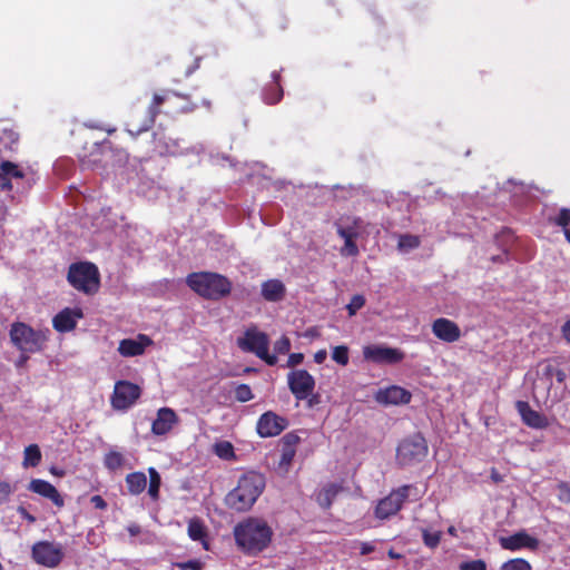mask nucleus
Wrapping results in <instances>:
<instances>
[{
    "mask_svg": "<svg viewBox=\"0 0 570 570\" xmlns=\"http://www.w3.org/2000/svg\"><path fill=\"white\" fill-rule=\"evenodd\" d=\"M273 534L272 528L261 518L249 517L234 528L235 542L247 556H257L267 549Z\"/></svg>",
    "mask_w": 570,
    "mask_h": 570,
    "instance_id": "obj_1",
    "label": "nucleus"
},
{
    "mask_svg": "<svg viewBox=\"0 0 570 570\" xmlns=\"http://www.w3.org/2000/svg\"><path fill=\"white\" fill-rule=\"evenodd\" d=\"M265 488L263 474L248 472L243 474L237 483L226 497V503L236 511H247L256 502Z\"/></svg>",
    "mask_w": 570,
    "mask_h": 570,
    "instance_id": "obj_2",
    "label": "nucleus"
},
{
    "mask_svg": "<svg viewBox=\"0 0 570 570\" xmlns=\"http://www.w3.org/2000/svg\"><path fill=\"white\" fill-rule=\"evenodd\" d=\"M173 97L180 98L187 101L184 106H181L177 112H193L197 109V105L188 101L189 96L179 94L175 90H163L161 92H155L153 99L146 110V116L144 117L140 124H137L134 119H130L127 122V131L136 137L140 132H145L149 130L156 121L157 116L161 112V106L169 101Z\"/></svg>",
    "mask_w": 570,
    "mask_h": 570,
    "instance_id": "obj_3",
    "label": "nucleus"
},
{
    "mask_svg": "<svg viewBox=\"0 0 570 570\" xmlns=\"http://www.w3.org/2000/svg\"><path fill=\"white\" fill-rule=\"evenodd\" d=\"M186 284L199 296L219 301L230 294L232 282L224 275L214 272H195L186 277Z\"/></svg>",
    "mask_w": 570,
    "mask_h": 570,
    "instance_id": "obj_4",
    "label": "nucleus"
},
{
    "mask_svg": "<svg viewBox=\"0 0 570 570\" xmlns=\"http://www.w3.org/2000/svg\"><path fill=\"white\" fill-rule=\"evenodd\" d=\"M67 281L75 289L88 296L96 295L100 288V273L91 262L70 264Z\"/></svg>",
    "mask_w": 570,
    "mask_h": 570,
    "instance_id": "obj_5",
    "label": "nucleus"
},
{
    "mask_svg": "<svg viewBox=\"0 0 570 570\" xmlns=\"http://www.w3.org/2000/svg\"><path fill=\"white\" fill-rule=\"evenodd\" d=\"M10 340L21 353H37L42 351L48 337L42 331L17 322L11 325Z\"/></svg>",
    "mask_w": 570,
    "mask_h": 570,
    "instance_id": "obj_6",
    "label": "nucleus"
},
{
    "mask_svg": "<svg viewBox=\"0 0 570 570\" xmlns=\"http://www.w3.org/2000/svg\"><path fill=\"white\" fill-rule=\"evenodd\" d=\"M237 345L242 351L255 354L271 366L277 363V356L268 352V335L258 331L256 326L248 327L244 335L237 338Z\"/></svg>",
    "mask_w": 570,
    "mask_h": 570,
    "instance_id": "obj_7",
    "label": "nucleus"
},
{
    "mask_svg": "<svg viewBox=\"0 0 570 570\" xmlns=\"http://www.w3.org/2000/svg\"><path fill=\"white\" fill-rule=\"evenodd\" d=\"M334 227L336 234L344 239V245L340 250L341 255L346 257L357 256L360 250L356 239L361 234L362 219L356 216L344 215L334 223Z\"/></svg>",
    "mask_w": 570,
    "mask_h": 570,
    "instance_id": "obj_8",
    "label": "nucleus"
},
{
    "mask_svg": "<svg viewBox=\"0 0 570 570\" xmlns=\"http://www.w3.org/2000/svg\"><path fill=\"white\" fill-rule=\"evenodd\" d=\"M429 446L421 433L404 439L396 449V459L401 465L421 462L428 455Z\"/></svg>",
    "mask_w": 570,
    "mask_h": 570,
    "instance_id": "obj_9",
    "label": "nucleus"
},
{
    "mask_svg": "<svg viewBox=\"0 0 570 570\" xmlns=\"http://www.w3.org/2000/svg\"><path fill=\"white\" fill-rule=\"evenodd\" d=\"M412 490H415L413 485L405 484L381 499L375 508V517L384 520L396 514L402 509Z\"/></svg>",
    "mask_w": 570,
    "mask_h": 570,
    "instance_id": "obj_10",
    "label": "nucleus"
},
{
    "mask_svg": "<svg viewBox=\"0 0 570 570\" xmlns=\"http://www.w3.org/2000/svg\"><path fill=\"white\" fill-rule=\"evenodd\" d=\"M141 395L139 385L120 380L117 381L110 397V404L114 410L126 411L131 407Z\"/></svg>",
    "mask_w": 570,
    "mask_h": 570,
    "instance_id": "obj_11",
    "label": "nucleus"
},
{
    "mask_svg": "<svg viewBox=\"0 0 570 570\" xmlns=\"http://www.w3.org/2000/svg\"><path fill=\"white\" fill-rule=\"evenodd\" d=\"M32 560L46 568L58 567L63 557L62 547L50 541H38L31 548Z\"/></svg>",
    "mask_w": 570,
    "mask_h": 570,
    "instance_id": "obj_12",
    "label": "nucleus"
},
{
    "mask_svg": "<svg viewBox=\"0 0 570 570\" xmlns=\"http://www.w3.org/2000/svg\"><path fill=\"white\" fill-rule=\"evenodd\" d=\"M315 379L306 370H293L287 374V385L297 401H304L315 390Z\"/></svg>",
    "mask_w": 570,
    "mask_h": 570,
    "instance_id": "obj_13",
    "label": "nucleus"
},
{
    "mask_svg": "<svg viewBox=\"0 0 570 570\" xmlns=\"http://www.w3.org/2000/svg\"><path fill=\"white\" fill-rule=\"evenodd\" d=\"M363 355L365 360L377 364H397L405 357L400 348L383 345H368L364 347Z\"/></svg>",
    "mask_w": 570,
    "mask_h": 570,
    "instance_id": "obj_14",
    "label": "nucleus"
},
{
    "mask_svg": "<svg viewBox=\"0 0 570 570\" xmlns=\"http://www.w3.org/2000/svg\"><path fill=\"white\" fill-rule=\"evenodd\" d=\"M288 425L286 417L273 411L263 413L256 424V431L261 438H273L279 435Z\"/></svg>",
    "mask_w": 570,
    "mask_h": 570,
    "instance_id": "obj_15",
    "label": "nucleus"
},
{
    "mask_svg": "<svg viewBox=\"0 0 570 570\" xmlns=\"http://www.w3.org/2000/svg\"><path fill=\"white\" fill-rule=\"evenodd\" d=\"M178 422L179 417L173 409L160 407L157 411L156 419L153 421L151 432L157 436L166 435Z\"/></svg>",
    "mask_w": 570,
    "mask_h": 570,
    "instance_id": "obj_16",
    "label": "nucleus"
},
{
    "mask_svg": "<svg viewBox=\"0 0 570 570\" xmlns=\"http://www.w3.org/2000/svg\"><path fill=\"white\" fill-rule=\"evenodd\" d=\"M432 333L439 340L453 343L461 337V330L459 325L445 317H440L432 323Z\"/></svg>",
    "mask_w": 570,
    "mask_h": 570,
    "instance_id": "obj_17",
    "label": "nucleus"
},
{
    "mask_svg": "<svg viewBox=\"0 0 570 570\" xmlns=\"http://www.w3.org/2000/svg\"><path fill=\"white\" fill-rule=\"evenodd\" d=\"M153 344V340L145 335L139 334L136 338H124L119 342L118 352L124 357L139 356L145 353V350Z\"/></svg>",
    "mask_w": 570,
    "mask_h": 570,
    "instance_id": "obj_18",
    "label": "nucleus"
},
{
    "mask_svg": "<svg viewBox=\"0 0 570 570\" xmlns=\"http://www.w3.org/2000/svg\"><path fill=\"white\" fill-rule=\"evenodd\" d=\"M83 317L81 308L66 307L52 320V326L57 332L67 333L76 328L77 321Z\"/></svg>",
    "mask_w": 570,
    "mask_h": 570,
    "instance_id": "obj_19",
    "label": "nucleus"
},
{
    "mask_svg": "<svg viewBox=\"0 0 570 570\" xmlns=\"http://www.w3.org/2000/svg\"><path fill=\"white\" fill-rule=\"evenodd\" d=\"M515 409L520 414L523 423L529 428L541 430L549 426V421L547 416L533 410L528 402L518 401L515 403Z\"/></svg>",
    "mask_w": 570,
    "mask_h": 570,
    "instance_id": "obj_20",
    "label": "nucleus"
},
{
    "mask_svg": "<svg viewBox=\"0 0 570 570\" xmlns=\"http://www.w3.org/2000/svg\"><path fill=\"white\" fill-rule=\"evenodd\" d=\"M31 492H35L46 499H49L56 507L62 508L65 500L50 482L42 479H32L28 485Z\"/></svg>",
    "mask_w": 570,
    "mask_h": 570,
    "instance_id": "obj_21",
    "label": "nucleus"
},
{
    "mask_svg": "<svg viewBox=\"0 0 570 570\" xmlns=\"http://www.w3.org/2000/svg\"><path fill=\"white\" fill-rule=\"evenodd\" d=\"M500 544L503 549L510 551H517L522 548L535 550L539 547V540L522 531L507 538H501Z\"/></svg>",
    "mask_w": 570,
    "mask_h": 570,
    "instance_id": "obj_22",
    "label": "nucleus"
},
{
    "mask_svg": "<svg viewBox=\"0 0 570 570\" xmlns=\"http://www.w3.org/2000/svg\"><path fill=\"white\" fill-rule=\"evenodd\" d=\"M412 394L410 391L399 385H392L377 393L376 400L383 404H407L411 402Z\"/></svg>",
    "mask_w": 570,
    "mask_h": 570,
    "instance_id": "obj_23",
    "label": "nucleus"
},
{
    "mask_svg": "<svg viewBox=\"0 0 570 570\" xmlns=\"http://www.w3.org/2000/svg\"><path fill=\"white\" fill-rule=\"evenodd\" d=\"M261 295L267 302H281L286 296V287L281 279H267L261 285Z\"/></svg>",
    "mask_w": 570,
    "mask_h": 570,
    "instance_id": "obj_24",
    "label": "nucleus"
},
{
    "mask_svg": "<svg viewBox=\"0 0 570 570\" xmlns=\"http://www.w3.org/2000/svg\"><path fill=\"white\" fill-rule=\"evenodd\" d=\"M272 81L263 89V100L267 105H276L278 104L283 96V87L281 85V72L279 71H273L272 75Z\"/></svg>",
    "mask_w": 570,
    "mask_h": 570,
    "instance_id": "obj_25",
    "label": "nucleus"
},
{
    "mask_svg": "<svg viewBox=\"0 0 570 570\" xmlns=\"http://www.w3.org/2000/svg\"><path fill=\"white\" fill-rule=\"evenodd\" d=\"M299 436L294 432H288L281 439L282 454L279 465L288 466L292 464L296 454V445L299 443Z\"/></svg>",
    "mask_w": 570,
    "mask_h": 570,
    "instance_id": "obj_26",
    "label": "nucleus"
},
{
    "mask_svg": "<svg viewBox=\"0 0 570 570\" xmlns=\"http://www.w3.org/2000/svg\"><path fill=\"white\" fill-rule=\"evenodd\" d=\"M125 481H126V487H127L128 493L131 495L141 494L147 487L146 474L141 471L128 473L126 475Z\"/></svg>",
    "mask_w": 570,
    "mask_h": 570,
    "instance_id": "obj_27",
    "label": "nucleus"
},
{
    "mask_svg": "<svg viewBox=\"0 0 570 570\" xmlns=\"http://www.w3.org/2000/svg\"><path fill=\"white\" fill-rule=\"evenodd\" d=\"M342 491V487L337 483H328L316 494V501L323 509H330L337 494Z\"/></svg>",
    "mask_w": 570,
    "mask_h": 570,
    "instance_id": "obj_28",
    "label": "nucleus"
},
{
    "mask_svg": "<svg viewBox=\"0 0 570 570\" xmlns=\"http://www.w3.org/2000/svg\"><path fill=\"white\" fill-rule=\"evenodd\" d=\"M188 537L193 541H200L206 547L207 530L199 518H193L188 522Z\"/></svg>",
    "mask_w": 570,
    "mask_h": 570,
    "instance_id": "obj_29",
    "label": "nucleus"
},
{
    "mask_svg": "<svg viewBox=\"0 0 570 570\" xmlns=\"http://www.w3.org/2000/svg\"><path fill=\"white\" fill-rule=\"evenodd\" d=\"M41 459H42V454H41L39 446L37 444H30V445L26 446V449L23 451L22 465L24 468H29V466L36 468L40 464Z\"/></svg>",
    "mask_w": 570,
    "mask_h": 570,
    "instance_id": "obj_30",
    "label": "nucleus"
},
{
    "mask_svg": "<svg viewBox=\"0 0 570 570\" xmlns=\"http://www.w3.org/2000/svg\"><path fill=\"white\" fill-rule=\"evenodd\" d=\"M213 452L223 460L230 461L235 460V451L234 446L229 441H219L216 442L213 446Z\"/></svg>",
    "mask_w": 570,
    "mask_h": 570,
    "instance_id": "obj_31",
    "label": "nucleus"
},
{
    "mask_svg": "<svg viewBox=\"0 0 570 570\" xmlns=\"http://www.w3.org/2000/svg\"><path fill=\"white\" fill-rule=\"evenodd\" d=\"M125 463L124 455L115 450L107 452L104 456V465L111 472L119 470Z\"/></svg>",
    "mask_w": 570,
    "mask_h": 570,
    "instance_id": "obj_32",
    "label": "nucleus"
},
{
    "mask_svg": "<svg viewBox=\"0 0 570 570\" xmlns=\"http://www.w3.org/2000/svg\"><path fill=\"white\" fill-rule=\"evenodd\" d=\"M148 474H149L148 494L154 501H157L159 499L161 478H160L159 472L153 466L148 469Z\"/></svg>",
    "mask_w": 570,
    "mask_h": 570,
    "instance_id": "obj_33",
    "label": "nucleus"
},
{
    "mask_svg": "<svg viewBox=\"0 0 570 570\" xmlns=\"http://www.w3.org/2000/svg\"><path fill=\"white\" fill-rule=\"evenodd\" d=\"M0 167L3 169L9 181L12 179H22L24 177L22 169L12 161L3 160L0 163Z\"/></svg>",
    "mask_w": 570,
    "mask_h": 570,
    "instance_id": "obj_34",
    "label": "nucleus"
},
{
    "mask_svg": "<svg viewBox=\"0 0 570 570\" xmlns=\"http://www.w3.org/2000/svg\"><path fill=\"white\" fill-rule=\"evenodd\" d=\"M500 570H532V567L525 559L514 558L502 563Z\"/></svg>",
    "mask_w": 570,
    "mask_h": 570,
    "instance_id": "obj_35",
    "label": "nucleus"
},
{
    "mask_svg": "<svg viewBox=\"0 0 570 570\" xmlns=\"http://www.w3.org/2000/svg\"><path fill=\"white\" fill-rule=\"evenodd\" d=\"M421 244L420 237L416 235L404 234L399 237L397 247L400 249H414Z\"/></svg>",
    "mask_w": 570,
    "mask_h": 570,
    "instance_id": "obj_36",
    "label": "nucleus"
},
{
    "mask_svg": "<svg viewBox=\"0 0 570 570\" xmlns=\"http://www.w3.org/2000/svg\"><path fill=\"white\" fill-rule=\"evenodd\" d=\"M235 399L240 402L245 403L254 399V394L252 392V389L248 384H239L235 389Z\"/></svg>",
    "mask_w": 570,
    "mask_h": 570,
    "instance_id": "obj_37",
    "label": "nucleus"
},
{
    "mask_svg": "<svg viewBox=\"0 0 570 570\" xmlns=\"http://www.w3.org/2000/svg\"><path fill=\"white\" fill-rule=\"evenodd\" d=\"M332 358L340 365L348 364V348L345 345H338L333 348Z\"/></svg>",
    "mask_w": 570,
    "mask_h": 570,
    "instance_id": "obj_38",
    "label": "nucleus"
},
{
    "mask_svg": "<svg viewBox=\"0 0 570 570\" xmlns=\"http://www.w3.org/2000/svg\"><path fill=\"white\" fill-rule=\"evenodd\" d=\"M551 222L557 225V226H560L563 228V230L566 228L569 227V224H570V209L569 208H561L559 210V214L551 219Z\"/></svg>",
    "mask_w": 570,
    "mask_h": 570,
    "instance_id": "obj_39",
    "label": "nucleus"
},
{
    "mask_svg": "<svg viewBox=\"0 0 570 570\" xmlns=\"http://www.w3.org/2000/svg\"><path fill=\"white\" fill-rule=\"evenodd\" d=\"M173 566L180 570H203L204 569V563L198 559L175 562V563H173Z\"/></svg>",
    "mask_w": 570,
    "mask_h": 570,
    "instance_id": "obj_40",
    "label": "nucleus"
},
{
    "mask_svg": "<svg viewBox=\"0 0 570 570\" xmlns=\"http://www.w3.org/2000/svg\"><path fill=\"white\" fill-rule=\"evenodd\" d=\"M365 304V298L363 295H354L351 298V302L347 304L346 308L348 312V315H355L358 309H361Z\"/></svg>",
    "mask_w": 570,
    "mask_h": 570,
    "instance_id": "obj_41",
    "label": "nucleus"
},
{
    "mask_svg": "<svg viewBox=\"0 0 570 570\" xmlns=\"http://www.w3.org/2000/svg\"><path fill=\"white\" fill-rule=\"evenodd\" d=\"M14 491L16 488L11 483L0 481V505L8 502Z\"/></svg>",
    "mask_w": 570,
    "mask_h": 570,
    "instance_id": "obj_42",
    "label": "nucleus"
},
{
    "mask_svg": "<svg viewBox=\"0 0 570 570\" xmlns=\"http://www.w3.org/2000/svg\"><path fill=\"white\" fill-rule=\"evenodd\" d=\"M441 541V533L440 532H429L423 531V542L426 547L434 549L439 546Z\"/></svg>",
    "mask_w": 570,
    "mask_h": 570,
    "instance_id": "obj_43",
    "label": "nucleus"
},
{
    "mask_svg": "<svg viewBox=\"0 0 570 570\" xmlns=\"http://www.w3.org/2000/svg\"><path fill=\"white\" fill-rule=\"evenodd\" d=\"M460 570H488L487 563L481 560L464 561L460 563Z\"/></svg>",
    "mask_w": 570,
    "mask_h": 570,
    "instance_id": "obj_44",
    "label": "nucleus"
},
{
    "mask_svg": "<svg viewBox=\"0 0 570 570\" xmlns=\"http://www.w3.org/2000/svg\"><path fill=\"white\" fill-rule=\"evenodd\" d=\"M291 350V341L287 336L283 335L274 344V351L276 354H286Z\"/></svg>",
    "mask_w": 570,
    "mask_h": 570,
    "instance_id": "obj_45",
    "label": "nucleus"
},
{
    "mask_svg": "<svg viewBox=\"0 0 570 570\" xmlns=\"http://www.w3.org/2000/svg\"><path fill=\"white\" fill-rule=\"evenodd\" d=\"M558 490H559V500L561 502H566V503L570 502V485H569V483L561 481L558 484Z\"/></svg>",
    "mask_w": 570,
    "mask_h": 570,
    "instance_id": "obj_46",
    "label": "nucleus"
},
{
    "mask_svg": "<svg viewBox=\"0 0 570 570\" xmlns=\"http://www.w3.org/2000/svg\"><path fill=\"white\" fill-rule=\"evenodd\" d=\"M13 188L12 183L8 180L7 175L0 167V191H11Z\"/></svg>",
    "mask_w": 570,
    "mask_h": 570,
    "instance_id": "obj_47",
    "label": "nucleus"
},
{
    "mask_svg": "<svg viewBox=\"0 0 570 570\" xmlns=\"http://www.w3.org/2000/svg\"><path fill=\"white\" fill-rule=\"evenodd\" d=\"M303 360H304L303 353H292L288 356L287 366L294 367V366L301 364L303 362Z\"/></svg>",
    "mask_w": 570,
    "mask_h": 570,
    "instance_id": "obj_48",
    "label": "nucleus"
},
{
    "mask_svg": "<svg viewBox=\"0 0 570 570\" xmlns=\"http://www.w3.org/2000/svg\"><path fill=\"white\" fill-rule=\"evenodd\" d=\"M90 502L98 510H105L107 508V502L101 495H92Z\"/></svg>",
    "mask_w": 570,
    "mask_h": 570,
    "instance_id": "obj_49",
    "label": "nucleus"
},
{
    "mask_svg": "<svg viewBox=\"0 0 570 570\" xmlns=\"http://www.w3.org/2000/svg\"><path fill=\"white\" fill-rule=\"evenodd\" d=\"M17 511H18V513H19V514H20L24 520H27L29 523H35V522H36V520H37V519H36V517H35V515H32L31 513H29L24 507L19 505V507L17 508Z\"/></svg>",
    "mask_w": 570,
    "mask_h": 570,
    "instance_id": "obj_50",
    "label": "nucleus"
},
{
    "mask_svg": "<svg viewBox=\"0 0 570 570\" xmlns=\"http://www.w3.org/2000/svg\"><path fill=\"white\" fill-rule=\"evenodd\" d=\"M375 550V547L370 542H362L360 548V553L362 556H366L372 553Z\"/></svg>",
    "mask_w": 570,
    "mask_h": 570,
    "instance_id": "obj_51",
    "label": "nucleus"
},
{
    "mask_svg": "<svg viewBox=\"0 0 570 570\" xmlns=\"http://www.w3.org/2000/svg\"><path fill=\"white\" fill-rule=\"evenodd\" d=\"M199 68V59L196 58L191 65L187 66L185 71H184V75L185 77H189L196 69Z\"/></svg>",
    "mask_w": 570,
    "mask_h": 570,
    "instance_id": "obj_52",
    "label": "nucleus"
},
{
    "mask_svg": "<svg viewBox=\"0 0 570 570\" xmlns=\"http://www.w3.org/2000/svg\"><path fill=\"white\" fill-rule=\"evenodd\" d=\"M327 357V353L325 350H320L314 354V362L317 364L324 363Z\"/></svg>",
    "mask_w": 570,
    "mask_h": 570,
    "instance_id": "obj_53",
    "label": "nucleus"
},
{
    "mask_svg": "<svg viewBox=\"0 0 570 570\" xmlns=\"http://www.w3.org/2000/svg\"><path fill=\"white\" fill-rule=\"evenodd\" d=\"M320 399H321L320 394L312 392V395H309L305 400L307 401L308 407H313L320 403Z\"/></svg>",
    "mask_w": 570,
    "mask_h": 570,
    "instance_id": "obj_54",
    "label": "nucleus"
},
{
    "mask_svg": "<svg viewBox=\"0 0 570 570\" xmlns=\"http://www.w3.org/2000/svg\"><path fill=\"white\" fill-rule=\"evenodd\" d=\"M561 333H562V336L563 338L570 343V320L567 321L562 327H561Z\"/></svg>",
    "mask_w": 570,
    "mask_h": 570,
    "instance_id": "obj_55",
    "label": "nucleus"
},
{
    "mask_svg": "<svg viewBox=\"0 0 570 570\" xmlns=\"http://www.w3.org/2000/svg\"><path fill=\"white\" fill-rule=\"evenodd\" d=\"M554 376L558 383H563L567 379L566 372L561 368L556 370Z\"/></svg>",
    "mask_w": 570,
    "mask_h": 570,
    "instance_id": "obj_56",
    "label": "nucleus"
},
{
    "mask_svg": "<svg viewBox=\"0 0 570 570\" xmlns=\"http://www.w3.org/2000/svg\"><path fill=\"white\" fill-rule=\"evenodd\" d=\"M3 134L8 136L12 144L18 141V134H16L13 130H3Z\"/></svg>",
    "mask_w": 570,
    "mask_h": 570,
    "instance_id": "obj_57",
    "label": "nucleus"
},
{
    "mask_svg": "<svg viewBox=\"0 0 570 570\" xmlns=\"http://www.w3.org/2000/svg\"><path fill=\"white\" fill-rule=\"evenodd\" d=\"M127 530L130 535H138L140 533V527L138 524H130Z\"/></svg>",
    "mask_w": 570,
    "mask_h": 570,
    "instance_id": "obj_58",
    "label": "nucleus"
},
{
    "mask_svg": "<svg viewBox=\"0 0 570 570\" xmlns=\"http://www.w3.org/2000/svg\"><path fill=\"white\" fill-rule=\"evenodd\" d=\"M81 163H82V165H83V166H86V167H94V166H96V161H95V160H94V161H91L90 159H86V157H83V158L81 159Z\"/></svg>",
    "mask_w": 570,
    "mask_h": 570,
    "instance_id": "obj_59",
    "label": "nucleus"
},
{
    "mask_svg": "<svg viewBox=\"0 0 570 570\" xmlns=\"http://www.w3.org/2000/svg\"><path fill=\"white\" fill-rule=\"evenodd\" d=\"M564 236H566L567 242L570 243V226L564 229Z\"/></svg>",
    "mask_w": 570,
    "mask_h": 570,
    "instance_id": "obj_60",
    "label": "nucleus"
},
{
    "mask_svg": "<svg viewBox=\"0 0 570 570\" xmlns=\"http://www.w3.org/2000/svg\"><path fill=\"white\" fill-rule=\"evenodd\" d=\"M202 105H203L204 107H206L207 109H209V108H210V106H212L210 101H209V100H206V99H204V100L202 101Z\"/></svg>",
    "mask_w": 570,
    "mask_h": 570,
    "instance_id": "obj_61",
    "label": "nucleus"
},
{
    "mask_svg": "<svg viewBox=\"0 0 570 570\" xmlns=\"http://www.w3.org/2000/svg\"><path fill=\"white\" fill-rule=\"evenodd\" d=\"M306 335H309V336H314L316 335V330L315 328H311L306 332Z\"/></svg>",
    "mask_w": 570,
    "mask_h": 570,
    "instance_id": "obj_62",
    "label": "nucleus"
},
{
    "mask_svg": "<svg viewBox=\"0 0 570 570\" xmlns=\"http://www.w3.org/2000/svg\"><path fill=\"white\" fill-rule=\"evenodd\" d=\"M26 353H22L21 357H20V361H19V364H22L24 363L27 360H28V356L24 355Z\"/></svg>",
    "mask_w": 570,
    "mask_h": 570,
    "instance_id": "obj_63",
    "label": "nucleus"
},
{
    "mask_svg": "<svg viewBox=\"0 0 570 570\" xmlns=\"http://www.w3.org/2000/svg\"><path fill=\"white\" fill-rule=\"evenodd\" d=\"M448 532H449L450 534L454 535V534H455V528H454V527H450V528L448 529Z\"/></svg>",
    "mask_w": 570,
    "mask_h": 570,
    "instance_id": "obj_64",
    "label": "nucleus"
}]
</instances>
